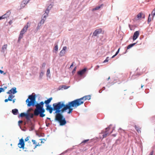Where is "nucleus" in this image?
<instances>
[{"mask_svg": "<svg viewBox=\"0 0 155 155\" xmlns=\"http://www.w3.org/2000/svg\"><path fill=\"white\" fill-rule=\"evenodd\" d=\"M73 107H75V106L72 101L69 102L66 104H64V101L58 102L56 109L54 112L56 114L54 120L58 122L60 126L65 125L67 122L63 113L68 110L67 113L70 114L73 111Z\"/></svg>", "mask_w": 155, "mask_h": 155, "instance_id": "obj_1", "label": "nucleus"}, {"mask_svg": "<svg viewBox=\"0 0 155 155\" xmlns=\"http://www.w3.org/2000/svg\"><path fill=\"white\" fill-rule=\"evenodd\" d=\"M27 105L28 107L31 106H35L34 115L38 116L39 115L41 117H43L45 116L44 113L45 110L44 108V103L43 101H41L40 103H37L36 101V96L32 94L29 95L28 98L26 101Z\"/></svg>", "mask_w": 155, "mask_h": 155, "instance_id": "obj_2", "label": "nucleus"}, {"mask_svg": "<svg viewBox=\"0 0 155 155\" xmlns=\"http://www.w3.org/2000/svg\"><path fill=\"white\" fill-rule=\"evenodd\" d=\"M91 98L90 95H86L80 98L75 99L72 101L75 106V107L81 105L84 103L85 101L86 100H90Z\"/></svg>", "mask_w": 155, "mask_h": 155, "instance_id": "obj_3", "label": "nucleus"}, {"mask_svg": "<svg viewBox=\"0 0 155 155\" xmlns=\"http://www.w3.org/2000/svg\"><path fill=\"white\" fill-rule=\"evenodd\" d=\"M57 105V103H55L53 104V107H51V105H45L46 107V110L49 112L50 114H51L53 110L56 111Z\"/></svg>", "mask_w": 155, "mask_h": 155, "instance_id": "obj_4", "label": "nucleus"}, {"mask_svg": "<svg viewBox=\"0 0 155 155\" xmlns=\"http://www.w3.org/2000/svg\"><path fill=\"white\" fill-rule=\"evenodd\" d=\"M111 126L112 125H110L108 127L106 128L105 131H104L103 130L102 131V133L103 134L102 135L103 138L107 137V135L108 134V133L107 132Z\"/></svg>", "mask_w": 155, "mask_h": 155, "instance_id": "obj_5", "label": "nucleus"}, {"mask_svg": "<svg viewBox=\"0 0 155 155\" xmlns=\"http://www.w3.org/2000/svg\"><path fill=\"white\" fill-rule=\"evenodd\" d=\"M18 145L20 148H22L23 149H24L25 142L24 140L22 138L19 140Z\"/></svg>", "mask_w": 155, "mask_h": 155, "instance_id": "obj_6", "label": "nucleus"}, {"mask_svg": "<svg viewBox=\"0 0 155 155\" xmlns=\"http://www.w3.org/2000/svg\"><path fill=\"white\" fill-rule=\"evenodd\" d=\"M102 31V30L101 28H98L96 29L94 31L93 33L92 37L97 36L101 34Z\"/></svg>", "mask_w": 155, "mask_h": 155, "instance_id": "obj_7", "label": "nucleus"}, {"mask_svg": "<svg viewBox=\"0 0 155 155\" xmlns=\"http://www.w3.org/2000/svg\"><path fill=\"white\" fill-rule=\"evenodd\" d=\"M87 70V68H85L83 69L80 70L78 72V74L80 76V77L82 76V75L85 73Z\"/></svg>", "mask_w": 155, "mask_h": 155, "instance_id": "obj_8", "label": "nucleus"}, {"mask_svg": "<svg viewBox=\"0 0 155 155\" xmlns=\"http://www.w3.org/2000/svg\"><path fill=\"white\" fill-rule=\"evenodd\" d=\"M67 48L66 46L62 48V49L60 52L59 55L61 57L64 55L65 54L66 50Z\"/></svg>", "mask_w": 155, "mask_h": 155, "instance_id": "obj_9", "label": "nucleus"}, {"mask_svg": "<svg viewBox=\"0 0 155 155\" xmlns=\"http://www.w3.org/2000/svg\"><path fill=\"white\" fill-rule=\"evenodd\" d=\"M139 35V31H136L134 32L133 35V41L136 40L138 37Z\"/></svg>", "mask_w": 155, "mask_h": 155, "instance_id": "obj_10", "label": "nucleus"}, {"mask_svg": "<svg viewBox=\"0 0 155 155\" xmlns=\"http://www.w3.org/2000/svg\"><path fill=\"white\" fill-rule=\"evenodd\" d=\"M30 0H24L22 2L21 6L22 8H23L25 7L29 2Z\"/></svg>", "mask_w": 155, "mask_h": 155, "instance_id": "obj_11", "label": "nucleus"}, {"mask_svg": "<svg viewBox=\"0 0 155 155\" xmlns=\"http://www.w3.org/2000/svg\"><path fill=\"white\" fill-rule=\"evenodd\" d=\"M29 110H28L27 113H21L18 116V117H25L28 115V113Z\"/></svg>", "mask_w": 155, "mask_h": 155, "instance_id": "obj_12", "label": "nucleus"}, {"mask_svg": "<svg viewBox=\"0 0 155 155\" xmlns=\"http://www.w3.org/2000/svg\"><path fill=\"white\" fill-rule=\"evenodd\" d=\"M28 25H26L20 32V33L24 34L26 32L28 28Z\"/></svg>", "mask_w": 155, "mask_h": 155, "instance_id": "obj_13", "label": "nucleus"}, {"mask_svg": "<svg viewBox=\"0 0 155 155\" xmlns=\"http://www.w3.org/2000/svg\"><path fill=\"white\" fill-rule=\"evenodd\" d=\"M10 91H11V94H15L17 92L15 87H12L10 90Z\"/></svg>", "mask_w": 155, "mask_h": 155, "instance_id": "obj_14", "label": "nucleus"}, {"mask_svg": "<svg viewBox=\"0 0 155 155\" xmlns=\"http://www.w3.org/2000/svg\"><path fill=\"white\" fill-rule=\"evenodd\" d=\"M52 99V97L49 98L47 100H45L44 103L45 104V105H49V104L50 103Z\"/></svg>", "mask_w": 155, "mask_h": 155, "instance_id": "obj_15", "label": "nucleus"}, {"mask_svg": "<svg viewBox=\"0 0 155 155\" xmlns=\"http://www.w3.org/2000/svg\"><path fill=\"white\" fill-rule=\"evenodd\" d=\"M34 117V114H28V115L26 116V119L28 120H30V118H32Z\"/></svg>", "mask_w": 155, "mask_h": 155, "instance_id": "obj_16", "label": "nucleus"}, {"mask_svg": "<svg viewBox=\"0 0 155 155\" xmlns=\"http://www.w3.org/2000/svg\"><path fill=\"white\" fill-rule=\"evenodd\" d=\"M12 113L14 115H17L18 114V111L17 109H14L12 110Z\"/></svg>", "mask_w": 155, "mask_h": 155, "instance_id": "obj_17", "label": "nucleus"}, {"mask_svg": "<svg viewBox=\"0 0 155 155\" xmlns=\"http://www.w3.org/2000/svg\"><path fill=\"white\" fill-rule=\"evenodd\" d=\"M11 14V12L10 11H8V12H7L4 15H3L4 16L5 18H6V19H7V18H8L10 14Z\"/></svg>", "mask_w": 155, "mask_h": 155, "instance_id": "obj_18", "label": "nucleus"}, {"mask_svg": "<svg viewBox=\"0 0 155 155\" xmlns=\"http://www.w3.org/2000/svg\"><path fill=\"white\" fill-rule=\"evenodd\" d=\"M68 87H67L66 85H64L60 87L59 88V90H63V89H66Z\"/></svg>", "mask_w": 155, "mask_h": 155, "instance_id": "obj_19", "label": "nucleus"}, {"mask_svg": "<svg viewBox=\"0 0 155 155\" xmlns=\"http://www.w3.org/2000/svg\"><path fill=\"white\" fill-rule=\"evenodd\" d=\"M137 43L136 42L130 44L127 47V49H128L131 48L134 45H135Z\"/></svg>", "mask_w": 155, "mask_h": 155, "instance_id": "obj_20", "label": "nucleus"}, {"mask_svg": "<svg viewBox=\"0 0 155 155\" xmlns=\"http://www.w3.org/2000/svg\"><path fill=\"white\" fill-rule=\"evenodd\" d=\"M44 74V72L42 70L41 71L40 73L39 74V79H41L42 78L43 75Z\"/></svg>", "mask_w": 155, "mask_h": 155, "instance_id": "obj_21", "label": "nucleus"}, {"mask_svg": "<svg viewBox=\"0 0 155 155\" xmlns=\"http://www.w3.org/2000/svg\"><path fill=\"white\" fill-rule=\"evenodd\" d=\"M23 34L20 33V34H19V37H18V43H19L20 42V41L21 39L23 37Z\"/></svg>", "mask_w": 155, "mask_h": 155, "instance_id": "obj_22", "label": "nucleus"}, {"mask_svg": "<svg viewBox=\"0 0 155 155\" xmlns=\"http://www.w3.org/2000/svg\"><path fill=\"white\" fill-rule=\"evenodd\" d=\"M7 44L3 45L2 48V52H4L5 50L7 48Z\"/></svg>", "mask_w": 155, "mask_h": 155, "instance_id": "obj_23", "label": "nucleus"}, {"mask_svg": "<svg viewBox=\"0 0 155 155\" xmlns=\"http://www.w3.org/2000/svg\"><path fill=\"white\" fill-rule=\"evenodd\" d=\"M30 131L33 130L34 129V125L32 123H31L30 124Z\"/></svg>", "mask_w": 155, "mask_h": 155, "instance_id": "obj_24", "label": "nucleus"}, {"mask_svg": "<svg viewBox=\"0 0 155 155\" xmlns=\"http://www.w3.org/2000/svg\"><path fill=\"white\" fill-rule=\"evenodd\" d=\"M140 75V74H136L133 75L132 77V79H135V78H136L137 77Z\"/></svg>", "mask_w": 155, "mask_h": 155, "instance_id": "obj_25", "label": "nucleus"}, {"mask_svg": "<svg viewBox=\"0 0 155 155\" xmlns=\"http://www.w3.org/2000/svg\"><path fill=\"white\" fill-rule=\"evenodd\" d=\"M46 75L47 77H50V70L49 68L48 69L47 71Z\"/></svg>", "mask_w": 155, "mask_h": 155, "instance_id": "obj_26", "label": "nucleus"}, {"mask_svg": "<svg viewBox=\"0 0 155 155\" xmlns=\"http://www.w3.org/2000/svg\"><path fill=\"white\" fill-rule=\"evenodd\" d=\"M102 5H103L102 4L100 6H96L95 8L93 9V10H97L98 9H99L101 7V6Z\"/></svg>", "mask_w": 155, "mask_h": 155, "instance_id": "obj_27", "label": "nucleus"}, {"mask_svg": "<svg viewBox=\"0 0 155 155\" xmlns=\"http://www.w3.org/2000/svg\"><path fill=\"white\" fill-rule=\"evenodd\" d=\"M142 15H143V14L142 13H139L137 15V18L139 19L142 17Z\"/></svg>", "mask_w": 155, "mask_h": 155, "instance_id": "obj_28", "label": "nucleus"}, {"mask_svg": "<svg viewBox=\"0 0 155 155\" xmlns=\"http://www.w3.org/2000/svg\"><path fill=\"white\" fill-rule=\"evenodd\" d=\"M54 45H55V47H54V50L55 51H57L58 49V45L57 44L55 43Z\"/></svg>", "mask_w": 155, "mask_h": 155, "instance_id": "obj_29", "label": "nucleus"}, {"mask_svg": "<svg viewBox=\"0 0 155 155\" xmlns=\"http://www.w3.org/2000/svg\"><path fill=\"white\" fill-rule=\"evenodd\" d=\"M151 21V18H150V14H149V16H148V20H147L148 23L149 24Z\"/></svg>", "mask_w": 155, "mask_h": 155, "instance_id": "obj_30", "label": "nucleus"}, {"mask_svg": "<svg viewBox=\"0 0 155 155\" xmlns=\"http://www.w3.org/2000/svg\"><path fill=\"white\" fill-rule=\"evenodd\" d=\"M151 15L153 17L155 15V8L152 11L151 13Z\"/></svg>", "mask_w": 155, "mask_h": 155, "instance_id": "obj_31", "label": "nucleus"}, {"mask_svg": "<svg viewBox=\"0 0 155 155\" xmlns=\"http://www.w3.org/2000/svg\"><path fill=\"white\" fill-rule=\"evenodd\" d=\"M46 65V64L45 63H43L42 65L40 67V68L42 69H43L45 67Z\"/></svg>", "mask_w": 155, "mask_h": 155, "instance_id": "obj_32", "label": "nucleus"}, {"mask_svg": "<svg viewBox=\"0 0 155 155\" xmlns=\"http://www.w3.org/2000/svg\"><path fill=\"white\" fill-rule=\"evenodd\" d=\"M135 129L139 133V132H140L141 131H140V129L138 127H137L136 126H135Z\"/></svg>", "mask_w": 155, "mask_h": 155, "instance_id": "obj_33", "label": "nucleus"}, {"mask_svg": "<svg viewBox=\"0 0 155 155\" xmlns=\"http://www.w3.org/2000/svg\"><path fill=\"white\" fill-rule=\"evenodd\" d=\"M119 140H116L115 143L113 145V146H114V145H115V146H116V145L118 144L119 143Z\"/></svg>", "mask_w": 155, "mask_h": 155, "instance_id": "obj_34", "label": "nucleus"}, {"mask_svg": "<svg viewBox=\"0 0 155 155\" xmlns=\"http://www.w3.org/2000/svg\"><path fill=\"white\" fill-rule=\"evenodd\" d=\"M89 140V139L85 140H83V141H82L81 142V143H87V141H88Z\"/></svg>", "mask_w": 155, "mask_h": 155, "instance_id": "obj_35", "label": "nucleus"}, {"mask_svg": "<svg viewBox=\"0 0 155 155\" xmlns=\"http://www.w3.org/2000/svg\"><path fill=\"white\" fill-rule=\"evenodd\" d=\"M45 21V20L44 19H42L39 22V23L40 25H41L42 24H44V22Z\"/></svg>", "mask_w": 155, "mask_h": 155, "instance_id": "obj_36", "label": "nucleus"}, {"mask_svg": "<svg viewBox=\"0 0 155 155\" xmlns=\"http://www.w3.org/2000/svg\"><path fill=\"white\" fill-rule=\"evenodd\" d=\"M109 57H107L105 60L103 62L104 63H106V62H108L109 60Z\"/></svg>", "mask_w": 155, "mask_h": 155, "instance_id": "obj_37", "label": "nucleus"}, {"mask_svg": "<svg viewBox=\"0 0 155 155\" xmlns=\"http://www.w3.org/2000/svg\"><path fill=\"white\" fill-rule=\"evenodd\" d=\"M50 10L49 9V8H47L46 10L45 11V13L47 14V15H48V13L49 12V11Z\"/></svg>", "mask_w": 155, "mask_h": 155, "instance_id": "obj_38", "label": "nucleus"}, {"mask_svg": "<svg viewBox=\"0 0 155 155\" xmlns=\"http://www.w3.org/2000/svg\"><path fill=\"white\" fill-rule=\"evenodd\" d=\"M0 73L1 74H3L4 75H5L6 74V73H4V72L0 69Z\"/></svg>", "mask_w": 155, "mask_h": 155, "instance_id": "obj_39", "label": "nucleus"}, {"mask_svg": "<svg viewBox=\"0 0 155 155\" xmlns=\"http://www.w3.org/2000/svg\"><path fill=\"white\" fill-rule=\"evenodd\" d=\"M45 123H46V126L47 127H49L50 125V124L49 123H47V121L46 120V121H45Z\"/></svg>", "mask_w": 155, "mask_h": 155, "instance_id": "obj_40", "label": "nucleus"}, {"mask_svg": "<svg viewBox=\"0 0 155 155\" xmlns=\"http://www.w3.org/2000/svg\"><path fill=\"white\" fill-rule=\"evenodd\" d=\"M4 91V88L2 87H0V93Z\"/></svg>", "mask_w": 155, "mask_h": 155, "instance_id": "obj_41", "label": "nucleus"}, {"mask_svg": "<svg viewBox=\"0 0 155 155\" xmlns=\"http://www.w3.org/2000/svg\"><path fill=\"white\" fill-rule=\"evenodd\" d=\"M76 67L74 68L73 69V70L72 71V73L73 74L76 71Z\"/></svg>", "mask_w": 155, "mask_h": 155, "instance_id": "obj_42", "label": "nucleus"}, {"mask_svg": "<svg viewBox=\"0 0 155 155\" xmlns=\"http://www.w3.org/2000/svg\"><path fill=\"white\" fill-rule=\"evenodd\" d=\"M120 48H119L117 50V51H116V52L115 54H116V55H117V54L119 53V51H120Z\"/></svg>", "mask_w": 155, "mask_h": 155, "instance_id": "obj_43", "label": "nucleus"}, {"mask_svg": "<svg viewBox=\"0 0 155 155\" xmlns=\"http://www.w3.org/2000/svg\"><path fill=\"white\" fill-rule=\"evenodd\" d=\"M22 122V121L21 120H20L18 121V125L21 127L20 124Z\"/></svg>", "mask_w": 155, "mask_h": 155, "instance_id": "obj_44", "label": "nucleus"}, {"mask_svg": "<svg viewBox=\"0 0 155 155\" xmlns=\"http://www.w3.org/2000/svg\"><path fill=\"white\" fill-rule=\"evenodd\" d=\"M52 6L50 4L49 6H48L47 8H49V9L50 10L51 8L52 7Z\"/></svg>", "mask_w": 155, "mask_h": 155, "instance_id": "obj_45", "label": "nucleus"}, {"mask_svg": "<svg viewBox=\"0 0 155 155\" xmlns=\"http://www.w3.org/2000/svg\"><path fill=\"white\" fill-rule=\"evenodd\" d=\"M152 120L153 122H155V116L152 117Z\"/></svg>", "mask_w": 155, "mask_h": 155, "instance_id": "obj_46", "label": "nucleus"}, {"mask_svg": "<svg viewBox=\"0 0 155 155\" xmlns=\"http://www.w3.org/2000/svg\"><path fill=\"white\" fill-rule=\"evenodd\" d=\"M5 18L4 16L3 15L0 17V19L1 20Z\"/></svg>", "mask_w": 155, "mask_h": 155, "instance_id": "obj_47", "label": "nucleus"}, {"mask_svg": "<svg viewBox=\"0 0 155 155\" xmlns=\"http://www.w3.org/2000/svg\"><path fill=\"white\" fill-rule=\"evenodd\" d=\"M8 99H9V101H12V98H11V97H10V95H9L8 97Z\"/></svg>", "mask_w": 155, "mask_h": 155, "instance_id": "obj_48", "label": "nucleus"}, {"mask_svg": "<svg viewBox=\"0 0 155 155\" xmlns=\"http://www.w3.org/2000/svg\"><path fill=\"white\" fill-rule=\"evenodd\" d=\"M69 150H70V149H68L67 150H66L65 151H64V152H63V153H61V154H64V153H66L68 151H69Z\"/></svg>", "mask_w": 155, "mask_h": 155, "instance_id": "obj_49", "label": "nucleus"}, {"mask_svg": "<svg viewBox=\"0 0 155 155\" xmlns=\"http://www.w3.org/2000/svg\"><path fill=\"white\" fill-rule=\"evenodd\" d=\"M32 141L33 142L34 144H35V145L36 144V143L35 140H32Z\"/></svg>", "mask_w": 155, "mask_h": 155, "instance_id": "obj_50", "label": "nucleus"}, {"mask_svg": "<svg viewBox=\"0 0 155 155\" xmlns=\"http://www.w3.org/2000/svg\"><path fill=\"white\" fill-rule=\"evenodd\" d=\"M153 151H152L150 153L149 155H153Z\"/></svg>", "mask_w": 155, "mask_h": 155, "instance_id": "obj_51", "label": "nucleus"}, {"mask_svg": "<svg viewBox=\"0 0 155 155\" xmlns=\"http://www.w3.org/2000/svg\"><path fill=\"white\" fill-rule=\"evenodd\" d=\"M12 21L11 20L10 21L8 22V23H9V25H11L12 24Z\"/></svg>", "mask_w": 155, "mask_h": 155, "instance_id": "obj_52", "label": "nucleus"}, {"mask_svg": "<svg viewBox=\"0 0 155 155\" xmlns=\"http://www.w3.org/2000/svg\"><path fill=\"white\" fill-rule=\"evenodd\" d=\"M29 140V138H28V137H27L25 139V141H28V140Z\"/></svg>", "mask_w": 155, "mask_h": 155, "instance_id": "obj_53", "label": "nucleus"}, {"mask_svg": "<svg viewBox=\"0 0 155 155\" xmlns=\"http://www.w3.org/2000/svg\"><path fill=\"white\" fill-rule=\"evenodd\" d=\"M10 97H11V98H12V99H13L15 97L14 95H12V94H10Z\"/></svg>", "mask_w": 155, "mask_h": 155, "instance_id": "obj_54", "label": "nucleus"}, {"mask_svg": "<svg viewBox=\"0 0 155 155\" xmlns=\"http://www.w3.org/2000/svg\"><path fill=\"white\" fill-rule=\"evenodd\" d=\"M65 19V17H64L63 19L62 20V22H64Z\"/></svg>", "mask_w": 155, "mask_h": 155, "instance_id": "obj_55", "label": "nucleus"}, {"mask_svg": "<svg viewBox=\"0 0 155 155\" xmlns=\"http://www.w3.org/2000/svg\"><path fill=\"white\" fill-rule=\"evenodd\" d=\"M41 25H40V24H39V23H38V26H37V28L38 29L39 28V27L41 26Z\"/></svg>", "mask_w": 155, "mask_h": 155, "instance_id": "obj_56", "label": "nucleus"}, {"mask_svg": "<svg viewBox=\"0 0 155 155\" xmlns=\"http://www.w3.org/2000/svg\"><path fill=\"white\" fill-rule=\"evenodd\" d=\"M9 99H5V102H8V101H9Z\"/></svg>", "mask_w": 155, "mask_h": 155, "instance_id": "obj_57", "label": "nucleus"}, {"mask_svg": "<svg viewBox=\"0 0 155 155\" xmlns=\"http://www.w3.org/2000/svg\"><path fill=\"white\" fill-rule=\"evenodd\" d=\"M7 93L8 94H12L11 91H10V90H9L7 92Z\"/></svg>", "mask_w": 155, "mask_h": 155, "instance_id": "obj_58", "label": "nucleus"}, {"mask_svg": "<svg viewBox=\"0 0 155 155\" xmlns=\"http://www.w3.org/2000/svg\"><path fill=\"white\" fill-rule=\"evenodd\" d=\"M74 62H73L72 64H71V65L70 67V68H71L73 66V63H74Z\"/></svg>", "mask_w": 155, "mask_h": 155, "instance_id": "obj_59", "label": "nucleus"}, {"mask_svg": "<svg viewBox=\"0 0 155 155\" xmlns=\"http://www.w3.org/2000/svg\"><path fill=\"white\" fill-rule=\"evenodd\" d=\"M16 100L15 99H13V100H12V102L13 103H14L15 102V101Z\"/></svg>", "mask_w": 155, "mask_h": 155, "instance_id": "obj_60", "label": "nucleus"}, {"mask_svg": "<svg viewBox=\"0 0 155 155\" xmlns=\"http://www.w3.org/2000/svg\"><path fill=\"white\" fill-rule=\"evenodd\" d=\"M3 88H4V90H5V89H6L7 88V86H5L3 87Z\"/></svg>", "mask_w": 155, "mask_h": 155, "instance_id": "obj_61", "label": "nucleus"}, {"mask_svg": "<svg viewBox=\"0 0 155 155\" xmlns=\"http://www.w3.org/2000/svg\"><path fill=\"white\" fill-rule=\"evenodd\" d=\"M116 56V54H114V55H113L111 58H114V57H115Z\"/></svg>", "mask_w": 155, "mask_h": 155, "instance_id": "obj_62", "label": "nucleus"}, {"mask_svg": "<svg viewBox=\"0 0 155 155\" xmlns=\"http://www.w3.org/2000/svg\"><path fill=\"white\" fill-rule=\"evenodd\" d=\"M99 68V65H97L96 66V69H98Z\"/></svg>", "mask_w": 155, "mask_h": 155, "instance_id": "obj_63", "label": "nucleus"}, {"mask_svg": "<svg viewBox=\"0 0 155 155\" xmlns=\"http://www.w3.org/2000/svg\"><path fill=\"white\" fill-rule=\"evenodd\" d=\"M102 92V91L101 90V89H100V90H99V93H101Z\"/></svg>", "mask_w": 155, "mask_h": 155, "instance_id": "obj_64", "label": "nucleus"}]
</instances>
